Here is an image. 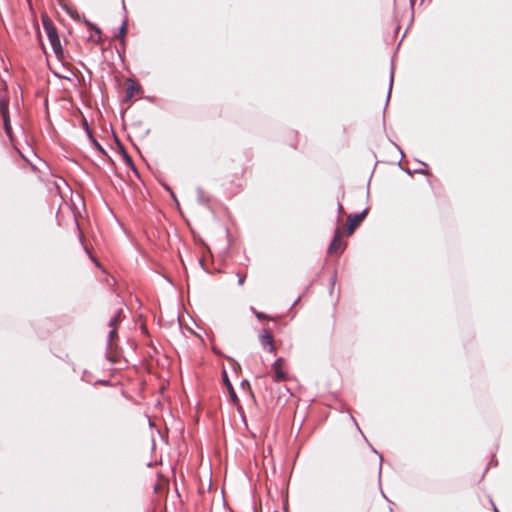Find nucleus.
I'll use <instances>...</instances> for the list:
<instances>
[{"mask_svg": "<svg viewBox=\"0 0 512 512\" xmlns=\"http://www.w3.org/2000/svg\"><path fill=\"white\" fill-rule=\"evenodd\" d=\"M44 29L47 33L50 44L56 55H60L62 53L60 39L58 37L56 29L52 26V24L48 20H43Z\"/></svg>", "mask_w": 512, "mask_h": 512, "instance_id": "f257e3e1", "label": "nucleus"}, {"mask_svg": "<svg viewBox=\"0 0 512 512\" xmlns=\"http://www.w3.org/2000/svg\"><path fill=\"white\" fill-rule=\"evenodd\" d=\"M367 215V210H364L360 214H351L347 219V233L351 235L357 226L364 220Z\"/></svg>", "mask_w": 512, "mask_h": 512, "instance_id": "f03ea898", "label": "nucleus"}, {"mask_svg": "<svg viewBox=\"0 0 512 512\" xmlns=\"http://www.w3.org/2000/svg\"><path fill=\"white\" fill-rule=\"evenodd\" d=\"M273 379L275 381H285L287 379V372L284 369V360L277 359L272 365Z\"/></svg>", "mask_w": 512, "mask_h": 512, "instance_id": "7ed1b4c3", "label": "nucleus"}, {"mask_svg": "<svg viewBox=\"0 0 512 512\" xmlns=\"http://www.w3.org/2000/svg\"><path fill=\"white\" fill-rule=\"evenodd\" d=\"M344 250V247L342 246L341 242V231L339 228L336 229L334 238L329 246V253L330 254H337L341 253Z\"/></svg>", "mask_w": 512, "mask_h": 512, "instance_id": "20e7f679", "label": "nucleus"}, {"mask_svg": "<svg viewBox=\"0 0 512 512\" xmlns=\"http://www.w3.org/2000/svg\"><path fill=\"white\" fill-rule=\"evenodd\" d=\"M260 342L263 347H268V350L270 352H273L275 350V346L273 344V337L267 330H264L260 335Z\"/></svg>", "mask_w": 512, "mask_h": 512, "instance_id": "39448f33", "label": "nucleus"}, {"mask_svg": "<svg viewBox=\"0 0 512 512\" xmlns=\"http://www.w3.org/2000/svg\"><path fill=\"white\" fill-rule=\"evenodd\" d=\"M0 112L2 113V116H3V121H4V126H5L6 133L8 135H10L11 127H10V124H9V119H8V114H7V107H6V104L4 102L0 103Z\"/></svg>", "mask_w": 512, "mask_h": 512, "instance_id": "423d86ee", "label": "nucleus"}, {"mask_svg": "<svg viewBox=\"0 0 512 512\" xmlns=\"http://www.w3.org/2000/svg\"><path fill=\"white\" fill-rule=\"evenodd\" d=\"M139 91V87L136 83L133 81H129L126 88L127 97L131 98L134 96L135 93Z\"/></svg>", "mask_w": 512, "mask_h": 512, "instance_id": "0eeeda50", "label": "nucleus"}, {"mask_svg": "<svg viewBox=\"0 0 512 512\" xmlns=\"http://www.w3.org/2000/svg\"><path fill=\"white\" fill-rule=\"evenodd\" d=\"M119 315H120V313L118 315L114 316L110 320L109 325L112 327V330L109 333L110 341H112L114 339L115 335H116V325L119 322Z\"/></svg>", "mask_w": 512, "mask_h": 512, "instance_id": "6e6552de", "label": "nucleus"}, {"mask_svg": "<svg viewBox=\"0 0 512 512\" xmlns=\"http://www.w3.org/2000/svg\"><path fill=\"white\" fill-rule=\"evenodd\" d=\"M223 380L228 390H232V385L228 379L226 371L223 372Z\"/></svg>", "mask_w": 512, "mask_h": 512, "instance_id": "1a4fd4ad", "label": "nucleus"}, {"mask_svg": "<svg viewBox=\"0 0 512 512\" xmlns=\"http://www.w3.org/2000/svg\"><path fill=\"white\" fill-rule=\"evenodd\" d=\"M252 312L255 314V316L259 319V320H262V319H267L268 317L261 313V312H258L256 311L253 307L251 308Z\"/></svg>", "mask_w": 512, "mask_h": 512, "instance_id": "9d476101", "label": "nucleus"}, {"mask_svg": "<svg viewBox=\"0 0 512 512\" xmlns=\"http://www.w3.org/2000/svg\"><path fill=\"white\" fill-rule=\"evenodd\" d=\"M127 30L126 23L124 22L120 28L119 36L120 38H123Z\"/></svg>", "mask_w": 512, "mask_h": 512, "instance_id": "9b49d317", "label": "nucleus"}, {"mask_svg": "<svg viewBox=\"0 0 512 512\" xmlns=\"http://www.w3.org/2000/svg\"><path fill=\"white\" fill-rule=\"evenodd\" d=\"M228 391L230 393V396H231L233 402H236L237 401V395H236L234 389L232 388V390H228Z\"/></svg>", "mask_w": 512, "mask_h": 512, "instance_id": "f8f14e48", "label": "nucleus"}, {"mask_svg": "<svg viewBox=\"0 0 512 512\" xmlns=\"http://www.w3.org/2000/svg\"><path fill=\"white\" fill-rule=\"evenodd\" d=\"M392 83H393V75H391V78H390V88H389V92L391 91Z\"/></svg>", "mask_w": 512, "mask_h": 512, "instance_id": "ddd939ff", "label": "nucleus"}, {"mask_svg": "<svg viewBox=\"0 0 512 512\" xmlns=\"http://www.w3.org/2000/svg\"><path fill=\"white\" fill-rule=\"evenodd\" d=\"M244 283V278L243 277H240L239 278V284L242 285Z\"/></svg>", "mask_w": 512, "mask_h": 512, "instance_id": "4468645a", "label": "nucleus"}, {"mask_svg": "<svg viewBox=\"0 0 512 512\" xmlns=\"http://www.w3.org/2000/svg\"><path fill=\"white\" fill-rule=\"evenodd\" d=\"M339 210H340V211H342V210H343L342 205H339Z\"/></svg>", "mask_w": 512, "mask_h": 512, "instance_id": "2eb2a0df", "label": "nucleus"}]
</instances>
